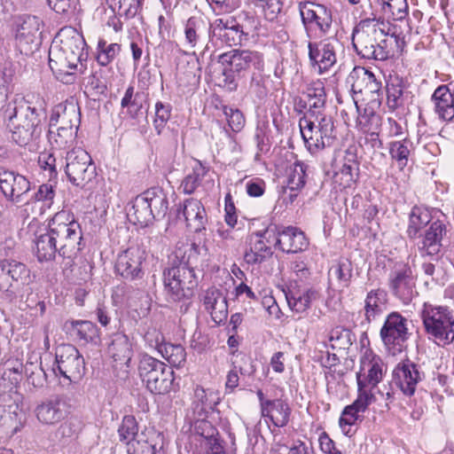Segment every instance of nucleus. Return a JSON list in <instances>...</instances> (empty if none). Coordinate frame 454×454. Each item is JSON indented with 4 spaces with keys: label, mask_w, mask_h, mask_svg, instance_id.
Returning <instances> with one entry per match:
<instances>
[{
    "label": "nucleus",
    "mask_w": 454,
    "mask_h": 454,
    "mask_svg": "<svg viewBox=\"0 0 454 454\" xmlns=\"http://www.w3.org/2000/svg\"><path fill=\"white\" fill-rule=\"evenodd\" d=\"M4 119L12 141L20 146H26L40 139L46 114L43 109L21 99L8 105Z\"/></svg>",
    "instance_id": "obj_1"
},
{
    "label": "nucleus",
    "mask_w": 454,
    "mask_h": 454,
    "mask_svg": "<svg viewBox=\"0 0 454 454\" xmlns=\"http://www.w3.org/2000/svg\"><path fill=\"white\" fill-rule=\"evenodd\" d=\"M393 43H397L396 36L385 33L380 24H372L370 20H360L352 35L356 53L367 59L386 60Z\"/></svg>",
    "instance_id": "obj_2"
},
{
    "label": "nucleus",
    "mask_w": 454,
    "mask_h": 454,
    "mask_svg": "<svg viewBox=\"0 0 454 454\" xmlns=\"http://www.w3.org/2000/svg\"><path fill=\"white\" fill-rule=\"evenodd\" d=\"M217 62L222 65V86L229 91L238 88L237 77L241 73L254 68V74H261L264 68L262 53L257 51L234 49L220 54Z\"/></svg>",
    "instance_id": "obj_3"
},
{
    "label": "nucleus",
    "mask_w": 454,
    "mask_h": 454,
    "mask_svg": "<svg viewBox=\"0 0 454 454\" xmlns=\"http://www.w3.org/2000/svg\"><path fill=\"white\" fill-rule=\"evenodd\" d=\"M48 230L59 247V255L72 260L83 248L80 224L69 211L61 210L49 221Z\"/></svg>",
    "instance_id": "obj_4"
},
{
    "label": "nucleus",
    "mask_w": 454,
    "mask_h": 454,
    "mask_svg": "<svg viewBox=\"0 0 454 454\" xmlns=\"http://www.w3.org/2000/svg\"><path fill=\"white\" fill-rule=\"evenodd\" d=\"M420 317L428 339L437 346L454 342V312L449 307L424 302Z\"/></svg>",
    "instance_id": "obj_5"
},
{
    "label": "nucleus",
    "mask_w": 454,
    "mask_h": 454,
    "mask_svg": "<svg viewBox=\"0 0 454 454\" xmlns=\"http://www.w3.org/2000/svg\"><path fill=\"white\" fill-rule=\"evenodd\" d=\"M138 372L146 388L154 395L168 393L174 383V372L163 362L145 355L141 357Z\"/></svg>",
    "instance_id": "obj_6"
},
{
    "label": "nucleus",
    "mask_w": 454,
    "mask_h": 454,
    "mask_svg": "<svg viewBox=\"0 0 454 454\" xmlns=\"http://www.w3.org/2000/svg\"><path fill=\"white\" fill-rule=\"evenodd\" d=\"M30 280V270L25 263L12 259L0 261V292L4 300L16 301Z\"/></svg>",
    "instance_id": "obj_7"
},
{
    "label": "nucleus",
    "mask_w": 454,
    "mask_h": 454,
    "mask_svg": "<svg viewBox=\"0 0 454 454\" xmlns=\"http://www.w3.org/2000/svg\"><path fill=\"white\" fill-rule=\"evenodd\" d=\"M299 127L306 147L311 153L329 147L335 140L333 117L315 120H299Z\"/></svg>",
    "instance_id": "obj_8"
},
{
    "label": "nucleus",
    "mask_w": 454,
    "mask_h": 454,
    "mask_svg": "<svg viewBox=\"0 0 454 454\" xmlns=\"http://www.w3.org/2000/svg\"><path fill=\"white\" fill-rule=\"evenodd\" d=\"M163 281L167 294L173 301L191 298L198 285L194 270L178 265L164 270Z\"/></svg>",
    "instance_id": "obj_9"
},
{
    "label": "nucleus",
    "mask_w": 454,
    "mask_h": 454,
    "mask_svg": "<svg viewBox=\"0 0 454 454\" xmlns=\"http://www.w3.org/2000/svg\"><path fill=\"white\" fill-rule=\"evenodd\" d=\"M52 372L69 382L77 383L85 374L84 358L74 345H60L56 349Z\"/></svg>",
    "instance_id": "obj_10"
},
{
    "label": "nucleus",
    "mask_w": 454,
    "mask_h": 454,
    "mask_svg": "<svg viewBox=\"0 0 454 454\" xmlns=\"http://www.w3.org/2000/svg\"><path fill=\"white\" fill-rule=\"evenodd\" d=\"M299 12L309 38H321L327 35L333 23L332 12L323 4L301 2Z\"/></svg>",
    "instance_id": "obj_11"
},
{
    "label": "nucleus",
    "mask_w": 454,
    "mask_h": 454,
    "mask_svg": "<svg viewBox=\"0 0 454 454\" xmlns=\"http://www.w3.org/2000/svg\"><path fill=\"white\" fill-rule=\"evenodd\" d=\"M65 172L71 184L82 188L97 176L96 166L91 156L82 148H74L67 152Z\"/></svg>",
    "instance_id": "obj_12"
},
{
    "label": "nucleus",
    "mask_w": 454,
    "mask_h": 454,
    "mask_svg": "<svg viewBox=\"0 0 454 454\" xmlns=\"http://www.w3.org/2000/svg\"><path fill=\"white\" fill-rule=\"evenodd\" d=\"M408 320L398 312H391L385 319L380 336L386 348L395 355L406 348L410 338Z\"/></svg>",
    "instance_id": "obj_13"
},
{
    "label": "nucleus",
    "mask_w": 454,
    "mask_h": 454,
    "mask_svg": "<svg viewBox=\"0 0 454 454\" xmlns=\"http://www.w3.org/2000/svg\"><path fill=\"white\" fill-rule=\"evenodd\" d=\"M146 257L147 252L143 246H130L118 255L115 271L125 280H140L145 275L144 264Z\"/></svg>",
    "instance_id": "obj_14"
},
{
    "label": "nucleus",
    "mask_w": 454,
    "mask_h": 454,
    "mask_svg": "<svg viewBox=\"0 0 454 454\" xmlns=\"http://www.w3.org/2000/svg\"><path fill=\"white\" fill-rule=\"evenodd\" d=\"M387 280L392 294L404 304H409L417 294L415 277L407 263L403 262L395 263Z\"/></svg>",
    "instance_id": "obj_15"
},
{
    "label": "nucleus",
    "mask_w": 454,
    "mask_h": 454,
    "mask_svg": "<svg viewBox=\"0 0 454 454\" xmlns=\"http://www.w3.org/2000/svg\"><path fill=\"white\" fill-rule=\"evenodd\" d=\"M341 43L334 36H330L320 43L309 42V59L313 67H318L323 74L333 67L337 61V52L342 50Z\"/></svg>",
    "instance_id": "obj_16"
},
{
    "label": "nucleus",
    "mask_w": 454,
    "mask_h": 454,
    "mask_svg": "<svg viewBox=\"0 0 454 454\" xmlns=\"http://www.w3.org/2000/svg\"><path fill=\"white\" fill-rule=\"evenodd\" d=\"M423 378L424 374L420 372L419 366L407 359L400 362L393 370L391 386L400 389L403 395L411 396Z\"/></svg>",
    "instance_id": "obj_17"
},
{
    "label": "nucleus",
    "mask_w": 454,
    "mask_h": 454,
    "mask_svg": "<svg viewBox=\"0 0 454 454\" xmlns=\"http://www.w3.org/2000/svg\"><path fill=\"white\" fill-rule=\"evenodd\" d=\"M42 21L36 16L27 15L22 20L16 33V44L22 54L29 55L41 44Z\"/></svg>",
    "instance_id": "obj_18"
},
{
    "label": "nucleus",
    "mask_w": 454,
    "mask_h": 454,
    "mask_svg": "<svg viewBox=\"0 0 454 454\" xmlns=\"http://www.w3.org/2000/svg\"><path fill=\"white\" fill-rule=\"evenodd\" d=\"M211 33L212 40L215 38L228 46L240 45L248 36V32L232 17L215 20Z\"/></svg>",
    "instance_id": "obj_19"
},
{
    "label": "nucleus",
    "mask_w": 454,
    "mask_h": 454,
    "mask_svg": "<svg viewBox=\"0 0 454 454\" xmlns=\"http://www.w3.org/2000/svg\"><path fill=\"white\" fill-rule=\"evenodd\" d=\"M12 400V403H6L4 409V414L1 417L2 427L7 434L14 435L20 432L27 422V414L22 407V396L17 392L8 394L4 397L5 403Z\"/></svg>",
    "instance_id": "obj_20"
},
{
    "label": "nucleus",
    "mask_w": 454,
    "mask_h": 454,
    "mask_svg": "<svg viewBox=\"0 0 454 454\" xmlns=\"http://www.w3.org/2000/svg\"><path fill=\"white\" fill-rule=\"evenodd\" d=\"M177 218L183 219L191 231L200 234L206 231L207 213L201 201L197 199L190 198L180 204Z\"/></svg>",
    "instance_id": "obj_21"
},
{
    "label": "nucleus",
    "mask_w": 454,
    "mask_h": 454,
    "mask_svg": "<svg viewBox=\"0 0 454 454\" xmlns=\"http://www.w3.org/2000/svg\"><path fill=\"white\" fill-rule=\"evenodd\" d=\"M0 191L6 200L20 203L30 191V182L19 173L0 168Z\"/></svg>",
    "instance_id": "obj_22"
},
{
    "label": "nucleus",
    "mask_w": 454,
    "mask_h": 454,
    "mask_svg": "<svg viewBox=\"0 0 454 454\" xmlns=\"http://www.w3.org/2000/svg\"><path fill=\"white\" fill-rule=\"evenodd\" d=\"M213 23L207 22L199 16L190 17L184 23V45L188 49H194L203 45L207 40H212Z\"/></svg>",
    "instance_id": "obj_23"
},
{
    "label": "nucleus",
    "mask_w": 454,
    "mask_h": 454,
    "mask_svg": "<svg viewBox=\"0 0 454 454\" xmlns=\"http://www.w3.org/2000/svg\"><path fill=\"white\" fill-rule=\"evenodd\" d=\"M58 49L57 41H54L49 50V66L55 77L66 84L73 83L75 79L77 66L71 63L69 59Z\"/></svg>",
    "instance_id": "obj_24"
},
{
    "label": "nucleus",
    "mask_w": 454,
    "mask_h": 454,
    "mask_svg": "<svg viewBox=\"0 0 454 454\" xmlns=\"http://www.w3.org/2000/svg\"><path fill=\"white\" fill-rule=\"evenodd\" d=\"M202 303L205 309L210 314L212 320L220 325L228 317V303L223 292L215 287L208 288L202 295Z\"/></svg>",
    "instance_id": "obj_25"
},
{
    "label": "nucleus",
    "mask_w": 454,
    "mask_h": 454,
    "mask_svg": "<svg viewBox=\"0 0 454 454\" xmlns=\"http://www.w3.org/2000/svg\"><path fill=\"white\" fill-rule=\"evenodd\" d=\"M446 226L440 221H433L426 229L419 249L422 255H438L442 247V238L446 234Z\"/></svg>",
    "instance_id": "obj_26"
},
{
    "label": "nucleus",
    "mask_w": 454,
    "mask_h": 454,
    "mask_svg": "<svg viewBox=\"0 0 454 454\" xmlns=\"http://www.w3.org/2000/svg\"><path fill=\"white\" fill-rule=\"evenodd\" d=\"M382 367L380 357L362 358L360 371L356 373L357 387L372 390L382 380Z\"/></svg>",
    "instance_id": "obj_27"
},
{
    "label": "nucleus",
    "mask_w": 454,
    "mask_h": 454,
    "mask_svg": "<svg viewBox=\"0 0 454 454\" xmlns=\"http://www.w3.org/2000/svg\"><path fill=\"white\" fill-rule=\"evenodd\" d=\"M274 246L284 253H298L308 247L309 241L301 230L287 226L283 227L280 237H278Z\"/></svg>",
    "instance_id": "obj_28"
},
{
    "label": "nucleus",
    "mask_w": 454,
    "mask_h": 454,
    "mask_svg": "<svg viewBox=\"0 0 454 454\" xmlns=\"http://www.w3.org/2000/svg\"><path fill=\"white\" fill-rule=\"evenodd\" d=\"M348 80L353 81L351 84V91L353 93L377 94L381 90V82L377 81L372 72L364 67H355L348 76Z\"/></svg>",
    "instance_id": "obj_29"
},
{
    "label": "nucleus",
    "mask_w": 454,
    "mask_h": 454,
    "mask_svg": "<svg viewBox=\"0 0 454 454\" xmlns=\"http://www.w3.org/2000/svg\"><path fill=\"white\" fill-rule=\"evenodd\" d=\"M247 247L244 253V261L250 265L261 264L271 257L273 251L270 245L262 239L261 234L249 235Z\"/></svg>",
    "instance_id": "obj_30"
},
{
    "label": "nucleus",
    "mask_w": 454,
    "mask_h": 454,
    "mask_svg": "<svg viewBox=\"0 0 454 454\" xmlns=\"http://www.w3.org/2000/svg\"><path fill=\"white\" fill-rule=\"evenodd\" d=\"M59 43L57 42L58 49L62 51L71 63L76 66L82 61L85 42L81 35L74 30L70 31V35L60 34Z\"/></svg>",
    "instance_id": "obj_31"
},
{
    "label": "nucleus",
    "mask_w": 454,
    "mask_h": 454,
    "mask_svg": "<svg viewBox=\"0 0 454 454\" xmlns=\"http://www.w3.org/2000/svg\"><path fill=\"white\" fill-rule=\"evenodd\" d=\"M207 247L200 242H185L178 244L175 250V257L179 260L178 266L194 270L200 255H206Z\"/></svg>",
    "instance_id": "obj_32"
},
{
    "label": "nucleus",
    "mask_w": 454,
    "mask_h": 454,
    "mask_svg": "<svg viewBox=\"0 0 454 454\" xmlns=\"http://www.w3.org/2000/svg\"><path fill=\"white\" fill-rule=\"evenodd\" d=\"M431 98L434 104V112L440 119L446 121L454 119V96L447 85L439 86Z\"/></svg>",
    "instance_id": "obj_33"
},
{
    "label": "nucleus",
    "mask_w": 454,
    "mask_h": 454,
    "mask_svg": "<svg viewBox=\"0 0 454 454\" xmlns=\"http://www.w3.org/2000/svg\"><path fill=\"white\" fill-rule=\"evenodd\" d=\"M387 294L384 289H372L367 293L364 299V317L371 323L387 309Z\"/></svg>",
    "instance_id": "obj_34"
},
{
    "label": "nucleus",
    "mask_w": 454,
    "mask_h": 454,
    "mask_svg": "<svg viewBox=\"0 0 454 454\" xmlns=\"http://www.w3.org/2000/svg\"><path fill=\"white\" fill-rule=\"evenodd\" d=\"M58 121H68L69 123H80V107L73 98L53 107L49 121L51 128L57 126Z\"/></svg>",
    "instance_id": "obj_35"
},
{
    "label": "nucleus",
    "mask_w": 454,
    "mask_h": 454,
    "mask_svg": "<svg viewBox=\"0 0 454 454\" xmlns=\"http://www.w3.org/2000/svg\"><path fill=\"white\" fill-rule=\"evenodd\" d=\"M34 244L35 255L40 262H51L59 254V247L48 229L45 232L35 235Z\"/></svg>",
    "instance_id": "obj_36"
},
{
    "label": "nucleus",
    "mask_w": 454,
    "mask_h": 454,
    "mask_svg": "<svg viewBox=\"0 0 454 454\" xmlns=\"http://www.w3.org/2000/svg\"><path fill=\"white\" fill-rule=\"evenodd\" d=\"M363 12L366 16L362 20H370L372 24L384 25L386 19L389 18L391 1L389 0H363Z\"/></svg>",
    "instance_id": "obj_37"
},
{
    "label": "nucleus",
    "mask_w": 454,
    "mask_h": 454,
    "mask_svg": "<svg viewBox=\"0 0 454 454\" xmlns=\"http://www.w3.org/2000/svg\"><path fill=\"white\" fill-rule=\"evenodd\" d=\"M108 353L115 362L129 367L133 351L128 336L121 333L114 334L108 346Z\"/></svg>",
    "instance_id": "obj_38"
},
{
    "label": "nucleus",
    "mask_w": 454,
    "mask_h": 454,
    "mask_svg": "<svg viewBox=\"0 0 454 454\" xmlns=\"http://www.w3.org/2000/svg\"><path fill=\"white\" fill-rule=\"evenodd\" d=\"M65 329L74 339L84 343L93 342L98 338V327L90 321H67L65 323Z\"/></svg>",
    "instance_id": "obj_39"
},
{
    "label": "nucleus",
    "mask_w": 454,
    "mask_h": 454,
    "mask_svg": "<svg viewBox=\"0 0 454 454\" xmlns=\"http://www.w3.org/2000/svg\"><path fill=\"white\" fill-rule=\"evenodd\" d=\"M130 222L140 227H145L154 220V215L149 207L144 194L137 195L132 202V206L128 212Z\"/></svg>",
    "instance_id": "obj_40"
},
{
    "label": "nucleus",
    "mask_w": 454,
    "mask_h": 454,
    "mask_svg": "<svg viewBox=\"0 0 454 454\" xmlns=\"http://www.w3.org/2000/svg\"><path fill=\"white\" fill-rule=\"evenodd\" d=\"M290 414L291 409L288 403L282 399L272 400L262 411V415L268 418L278 427H283L288 423Z\"/></svg>",
    "instance_id": "obj_41"
},
{
    "label": "nucleus",
    "mask_w": 454,
    "mask_h": 454,
    "mask_svg": "<svg viewBox=\"0 0 454 454\" xmlns=\"http://www.w3.org/2000/svg\"><path fill=\"white\" fill-rule=\"evenodd\" d=\"M138 434V425L134 416L126 415L118 428V435L120 442L127 446L128 454H136L135 445L138 441L137 436Z\"/></svg>",
    "instance_id": "obj_42"
},
{
    "label": "nucleus",
    "mask_w": 454,
    "mask_h": 454,
    "mask_svg": "<svg viewBox=\"0 0 454 454\" xmlns=\"http://www.w3.org/2000/svg\"><path fill=\"white\" fill-rule=\"evenodd\" d=\"M143 194L154 215V219L163 218L168 209V198L163 190L153 187L144 192Z\"/></svg>",
    "instance_id": "obj_43"
},
{
    "label": "nucleus",
    "mask_w": 454,
    "mask_h": 454,
    "mask_svg": "<svg viewBox=\"0 0 454 454\" xmlns=\"http://www.w3.org/2000/svg\"><path fill=\"white\" fill-rule=\"evenodd\" d=\"M37 419L45 425H54L64 418V412L60 409V403L57 401L42 403L35 408Z\"/></svg>",
    "instance_id": "obj_44"
},
{
    "label": "nucleus",
    "mask_w": 454,
    "mask_h": 454,
    "mask_svg": "<svg viewBox=\"0 0 454 454\" xmlns=\"http://www.w3.org/2000/svg\"><path fill=\"white\" fill-rule=\"evenodd\" d=\"M75 133V130L70 128H57L56 130H53V127L51 128L49 125L47 137L53 149L64 150L73 145Z\"/></svg>",
    "instance_id": "obj_45"
},
{
    "label": "nucleus",
    "mask_w": 454,
    "mask_h": 454,
    "mask_svg": "<svg viewBox=\"0 0 454 454\" xmlns=\"http://www.w3.org/2000/svg\"><path fill=\"white\" fill-rule=\"evenodd\" d=\"M387 105L391 109H396L403 105L405 82L398 75L391 76L387 82Z\"/></svg>",
    "instance_id": "obj_46"
},
{
    "label": "nucleus",
    "mask_w": 454,
    "mask_h": 454,
    "mask_svg": "<svg viewBox=\"0 0 454 454\" xmlns=\"http://www.w3.org/2000/svg\"><path fill=\"white\" fill-rule=\"evenodd\" d=\"M412 149L413 143L407 137L389 144V154L400 169L407 166Z\"/></svg>",
    "instance_id": "obj_47"
},
{
    "label": "nucleus",
    "mask_w": 454,
    "mask_h": 454,
    "mask_svg": "<svg viewBox=\"0 0 454 454\" xmlns=\"http://www.w3.org/2000/svg\"><path fill=\"white\" fill-rule=\"evenodd\" d=\"M432 217L429 212L419 207H414L409 216V225L407 234L411 239L417 237L419 231L432 223Z\"/></svg>",
    "instance_id": "obj_48"
},
{
    "label": "nucleus",
    "mask_w": 454,
    "mask_h": 454,
    "mask_svg": "<svg viewBox=\"0 0 454 454\" xmlns=\"http://www.w3.org/2000/svg\"><path fill=\"white\" fill-rule=\"evenodd\" d=\"M193 436L195 440L200 442V448L220 438L217 429L211 422L206 419H198L195 421Z\"/></svg>",
    "instance_id": "obj_49"
},
{
    "label": "nucleus",
    "mask_w": 454,
    "mask_h": 454,
    "mask_svg": "<svg viewBox=\"0 0 454 454\" xmlns=\"http://www.w3.org/2000/svg\"><path fill=\"white\" fill-rule=\"evenodd\" d=\"M329 276L336 278L340 287H348L353 277L352 262L347 258H340L329 270Z\"/></svg>",
    "instance_id": "obj_50"
},
{
    "label": "nucleus",
    "mask_w": 454,
    "mask_h": 454,
    "mask_svg": "<svg viewBox=\"0 0 454 454\" xmlns=\"http://www.w3.org/2000/svg\"><path fill=\"white\" fill-rule=\"evenodd\" d=\"M207 171L208 168L202 165L200 161L197 160L192 168V172L185 176L181 184L183 192L186 194L193 193L200 186Z\"/></svg>",
    "instance_id": "obj_51"
},
{
    "label": "nucleus",
    "mask_w": 454,
    "mask_h": 454,
    "mask_svg": "<svg viewBox=\"0 0 454 454\" xmlns=\"http://www.w3.org/2000/svg\"><path fill=\"white\" fill-rule=\"evenodd\" d=\"M121 51V44L117 43H109L106 40L100 38L97 45V61L100 66L106 67L114 60Z\"/></svg>",
    "instance_id": "obj_52"
},
{
    "label": "nucleus",
    "mask_w": 454,
    "mask_h": 454,
    "mask_svg": "<svg viewBox=\"0 0 454 454\" xmlns=\"http://www.w3.org/2000/svg\"><path fill=\"white\" fill-rule=\"evenodd\" d=\"M316 297V292L307 290L303 293L289 291L286 293V299L289 308L297 313L305 311Z\"/></svg>",
    "instance_id": "obj_53"
},
{
    "label": "nucleus",
    "mask_w": 454,
    "mask_h": 454,
    "mask_svg": "<svg viewBox=\"0 0 454 454\" xmlns=\"http://www.w3.org/2000/svg\"><path fill=\"white\" fill-rule=\"evenodd\" d=\"M358 176V164L348 160L345 161L341 168L335 173V182H338L343 188L351 187Z\"/></svg>",
    "instance_id": "obj_54"
},
{
    "label": "nucleus",
    "mask_w": 454,
    "mask_h": 454,
    "mask_svg": "<svg viewBox=\"0 0 454 454\" xmlns=\"http://www.w3.org/2000/svg\"><path fill=\"white\" fill-rule=\"evenodd\" d=\"M307 168L308 166L301 161H296L290 166L287 172V187L291 191H300L304 187Z\"/></svg>",
    "instance_id": "obj_55"
},
{
    "label": "nucleus",
    "mask_w": 454,
    "mask_h": 454,
    "mask_svg": "<svg viewBox=\"0 0 454 454\" xmlns=\"http://www.w3.org/2000/svg\"><path fill=\"white\" fill-rule=\"evenodd\" d=\"M159 351L172 366L180 367L185 362L186 352L180 344L165 343L160 346Z\"/></svg>",
    "instance_id": "obj_56"
},
{
    "label": "nucleus",
    "mask_w": 454,
    "mask_h": 454,
    "mask_svg": "<svg viewBox=\"0 0 454 454\" xmlns=\"http://www.w3.org/2000/svg\"><path fill=\"white\" fill-rule=\"evenodd\" d=\"M329 341L333 349L347 350L355 341V335L349 329L338 326L332 330Z\"/></svg>",
    "instance_id": "obj_57"
},
{
    "label": "nucleus",
    "mask_w": 454,
    "mask_h": 454,
    "mask_svg": "<svg viewBox=\"0 0 454 454\" xmlns=\"http://www.w3.org/2000/svg\"><path fill=\"white\" fill-rule=\"evenodd\" d=\"M121 106L122 108H128V113L131 118H137L142 114V94H134V87L129 86L121 98Z\"/></svg>",
    "instance_id": "obj_58"
},
{
    "label": "nucleus",
    "mask_w": 454,
    "mask_h": 454,
    "mask_svg": "<svg viewBox=\"0 0 454 454\" xmlns=\"http://www.w3.org/2000/svg\"><path fill=\"white\" fill-rule=\"evenodd\" d=\"M25 373L29 384L35 387H42L47 380V374L42 367V363L27 361L24 365Z\"/></svg>",
    "instance_id": "obj_59"
},
{
    "label": "nucleus",
    "mask_w": 454,
    "mask_h": 454,
    "mask_svg": "<svg viewBox=\"0 0 454 454\" xmlns=\"http://www.w3.org/2000/svg\"><path fill=\"white\" fill-rule=\"evenodd\" d=\"M56 196V185L51 183H46L39 185L37 191L31 198L32 201L41 202L42 207L50 209L54 203Z\"/></svg>",
    "instance_id": "obj_60"
},
{
    "label": "nucleus",
    "mask_w": 454,
    "mask_h": 454,
    "mask_svg": "<svg viewBox=\"0 0 454 454\" xmlns=\"http://www.w3.org/2000/svg\"><path fill=\"white\" fill-rule=\"evenodd\" d=\"M219 398L212 390H206L203 387H197L194 391V403L198 409L200 405V411L207 412V410H212L217 403Z\"/></svg>",
    "instance_id": "obj_61"
},
{
    "label": "nucleus",
    "mask_w": 454,
    "mask_h": 454,
    "mask_svg": "<svg viewBox=\"0 0 454 454\" xmlns=\"http://www.w3.org/2000/svg\"><path fill=\"white\" fill-rule=\"evenodd\" d=\"M381 120L380 114L371 106H366L358 117V122L363 131L379 130L381 126Z\"/></svg>",
    "instance_id": "obj_62"
},
{
    "label": "nucleus",
    "mask_w": 454,
    "mask_h": 454,
    "mask_svg": "<svg viewBox=\"0 0 454 454\" xmlns=\"http://www.w3.org/2000/svg\"><path fill=\"white\" fill-rule=\"evenodd\" d=\"M171 115V106L168 104L157 102L155 105V118L153 126L158 135H160Z\"/></svg>",
    "instance_id": "obj_63"
},
{
    "label": "nucleus",
    "mask_w": 454,
    "mask_h": 454,
    "mask_svg": "<svg viewBox=\"0 0 454 454\" xmlns=\"http://www.w3.org/2000/svg\"><path fill=\"white\" fill-rule=\"evenodd\" d=\"M223 112L232 131L239 132L244 128L246 121L240 110L224 106Z\"/></svg>",
    "instance_id": "obj_64"
}]
</instances>
